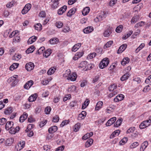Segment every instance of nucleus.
<instances>
[{
  "instance_id": "nucleus-1",
  "label": "nucleus",
  "mask_w": 151,
  "mask_h": 151,
  "mask_svg": "<svg viewBox=\"0 0 151 151\" xmlns=\"http://www.w3.org/2000/svg\"><path fill=\"white\" fill-rule=\"evenodd\" d=\"M109 63V60L108 58H105L99 64L100 68L103 69L106 67Z\"/></svg>"
},
{
  "instance_id": "nucleus-2",
  "label": "nucleus",
  "mask_w": 151,
  "mask_h": 151,
  "mask_svg": "<svg viewBox=\"0 0 151 151\" xmlns=\"http://www.w3.org/2000/svg\"><path fill=\"white\" fill-rule=\"evenodd\" d=\"M113 31V28L110 26L108 27L105 30L103 33V35L104 37H109Z\"/></svg>"
},
{
  "instance_id": "nucleus-3",
  "label": "nucleus",
  "mask_w": 151,
  "mask_h": 151,
  "mask_svg": "<svg viewBox=\"0 0 151 151\" xmlns=\"http://www.w3.org/2000/svg\"><path fill=\"white\" fill-rule=\"evenodd\" d=\"M25 145V142L23 140H21L15 147V150L17 151H20L24 147Z\"/></svg>"
},
{
  "instance_id": "nucleus-4",
  "label": "nucleus",
  "mask_w": 151,
  "mask_h": 151,
  "mask_svg": "<svg viewBox=\"0 0 151 151\" xmlns=\"http://www.w3.org/2000/svg\"><path fill=\"white\" fill-rule=\"evenodd\" d=\"M32 5L30 4H28L25 5L22 11V13L23 14H26L30 9Z\"/></svg>"
},
{
  "instance_id": "nucleus-5",
  "label": "nucleus",
  "mask_w": 151,
  "mask_h": 151,
  "mask_svg": "<svg viewBox=\"0 0 151 151\" xmlns=\"http://www.w3.org/2000/svg\"><path fill=\"white\" fill-rule=\"evenodd\" d=\"M34 63L31 62H30L26 64L25 68L28 71H30L34 69Z\"/></svg>"
},
{
  "instance_id": "nucleus-6",
  "label": "nucleus",
  "mask_w": 151,
  "mask_h": 151,
  "mask_svg": "<svg viewBox=\"0 0 151 151\" xmlns=\"http://www.w3.org/2000/svg\"><path fill=\"white\" fill-rule=\"evenodd\" d=\"M94 30L92 26H88L83 29V32L84 33L88 34L92 32Z\"/></svg>"
},
{
  "instance_id": "nucleus-7",
  "label": "nucleus",
  "mask_w": 151,
  "mask_h": 151,
  "mask_svg": "<svg viewBox=\"0 0 151 151\" xmlns=\"http://www.w3.org/2000/svg\"><path fill=\"white\" fill-rule=\"evenodd\" d=\"M67 9V6L66 5H64L58 10V14L59 15L62 14Z\"/></svg>"
},
{
  "instance_id": "nucleus-8",
  "label": "nucleus",
  "mask_w": 151,
  "mask_h": 151,
  "mask_svg": "<svg viewBox=\"0 0 151 151\" xmlns=\"http://www.w3.org/2000/svg\"><path fill=\"white\" fill-rule=\"evenodd\" d=\"M34 82L32 80H30L27 81L24 85V88L25 89H28L33 85Z\"/></svg>"
},
{
  "instance_id": "nucleus-9",
  "label": "nucleus",
  "mask_w": 151,
  "mask_h": 151,
  "mask_svg": "<svg viewBox=\"0 0 151 151\" xmlns=\"http://www.w3.org/2000/svg\"><path fill=\"white\" fill-rule=\"evenodd\" d=\"M124 98V96L122 94L118 95L114 99V100L115 102H118L122 100Z\"/></svg>"
},
{
  "instance_id": "nucleus-10",
  "label": "nucleus",
  "mask_w": 151,
  "mask_h": 151,
  "mask_svg": "<svg viewBox=\"0 0 151 151\" xmlns=\"http://www.w3.org/2000/svg\"><path fill=\"white\" fill-rule=\"evenodd\" d=\"M116 119V118L114 117L111 118L108 121L106 124V125L107 126H111L115 122Z\"/></svg>"
},
{
  "instance_id": "nucleus-11",
  "label": "nucleus",
  "mask_w": 151,
  "mask_h": 151,
  "mask_svg": "<svg viewBox=\"0 0 151 151\" xmlns=\"http://www.w3.org/2000/svg\"><path fill=\"white\" fill-rule=\"evenodd\" d=\"M148 145V142L147 141L144 142L141 145L140 148V151H144Z\"/></svg>"
},
{
  "instance_id": "nucleus-12",
  "label": "nucleus",
  "mask_w": 151,
  "mask_h": 151,
  "mask_svg": "<svg viewBox=\"0 0 151 151\" xmlns=\"http://www.w3.org/2000/svg\"><path fill=\"white\" fill-rule=\"evenodd\" d=\"M127 45L126 44H123L120 46L119 48L118 52V53H121L126 48Z\"/></svg>"
},
{
  "instance_id": "nucleus-13",
  "label": "nucleus",
  "mask_w": 151,
  "mask_h": 151,
  "mask_svg": "<svg viewBox=\"0 0 151 151\" xmlns=\"http://www.w3.org/2000/svg\"><path fill=\"white\" fill-rule=\"evenodd\" d=\"M58 130V127L56 126H53L50 127L48 130L49 132L52 133L56 132Z\"/></svg>"
},
{
  "instance_id": "nucleus-14",
  "label": "nucleus",
  "mask_w": 151,
  "mask_h": 151,
  "mask_svg": "<svg viewBox=\"0 0 151 151\" xmlns=\"http://www.w3.org/2000/svg\"><path fill=\"white\" fill-rule=\"evenodd\" d=\"M28 114L27 113L25 112L21 115L19 118V122H23L27 118Z\"/></svg>"
},
{
  "instance_id": "nucleus-15",
  "label": "nucleus",
  "mask_w": 151,
  "mask_h": 151,
  "mask_svg": "<svg viewBox=\"0 0 151 151\" xmlns=\"http://www.w3.org/2000/svg\"><path fill=\"white\" fill-rule=\"evenodd\" d=\"M81 43H78L75 45L72 49V51L74 52L77 51L81 45Z\"/></svg>"
},
{
  "instance_id": "nucleus-16",
  "label": "nucleus",
  "mask_w": 151,
  "mask_h": 151,
  "mask_svg": "<svg viewBox=\"0 0 151 151\" xmlns=\"http://www.w3.org/2000/svg\"><path fill=\"white\" fill-rule=\"evenodd\" d=\"M37 37L35 36H32L30 37L27 41V43L28 44H30L35 42L36 40Z\"/></svg>"
},
{
  "instance_id": "nucleus-17",
  "label": "nucleus",
  "mask_w": 151,
  "mask_h": 151,
  "mask_svg": "<svg viewBox=\"0 0 151 151\" xmlns=\"http://www.w3.org/2000/svg\"><path fill=\"white\" fill-rule=\"evenodd\" d=\"M14 123L12 122H7L5 125V129L6 130H9L10 128L12 127Z\"/></svg>"
},
{
  "instance_id": "nucleus-18",
  "label": "nucleus",
  "mask_w": 151,
  "mask_h": 151,
  "mask_svg": "<svg viewBox=\"0 0 151 151\" xmlns=\"http://www.w3.org/2000/svg\"><path fill=\"white\" fill-rule=\"evenodd\" d=\"M86 115V113L85 111H83L78 116V119L81 120L84 119Z\"/></svg>"
},
{
  "instance_id": "nucleus-19",
  "label": "nucleus",
  "mask_w": 151,
  "mask_h": 151,
  "mask_svg": "<svg viewBox=\"0 0 151 151\" xmlns=\"http://www.w3.org/2000/svg\"><path fill=\"white\" fill-rule=\"evenodd\" d=\"M76 11V9L75 8L71 9L67 12V16L69 17H71L75 13Z\"/></svg>"
},
{
  "instance_id": "nucleus-20",
  "label": "nucleus",
  "mask_w": 151,
  "mask_h": 151,
  "mask_svg": "<svg viewBox=\"0 0 151 151\" xmlns=\"http://www.w3.org/2000/svg\"><path fill=\"white\" fill-rule=\"evenodd\" d=\"M103 102L102 101H99L97 103L95 108L96 110L98 111L102 108Z\"/></svg>"
},
{
  "instance_id": "nucleus-21",
  "label": "nucleus",
  "mask_w": 151,
  "mask_h": 151,
  "mask_svg": "<svg viewBox=\"0 0 151 151\" xmlns=\"http://www.w3.org/2000/svg\"><path fill=\"white\" fill-rule=\"evenodd\" d=\"M93 140L92 139H90L87 140L85 144L86 147H88L91 146L93 144Z\"/></svg>"
},
{
  "instance_id": "nucleus-22",
  "label": "nucleus",
  "mask_w": 151,
  "mask_h": 151,
  "mask_svg": "<svg viewBox=\"0 0 151 151\" xmlns=\"http://www.w3.org/2000/svg\"><path fill=\"white\" fill-rule=\"evenodd\" d=\"M52 52L51 50L50 49H48L43 54L44 57L46 58H47L51 54Z\"/></svg>"
},
{
  "instance_id": "nucleus-23",
  "label": "nucleus",
  "mask_w": 151,
  "mask_h": 151,
  "mask_svg": "<svg viewBox=\"0 0 151 151\" xmlns=\"http://www.w3.org/2000/svg\"><path fill=\"white\" fill-rule=\"evenodd\" d=\"M77 78V75L76 73H73L72 74L70 75L68 77V79H70L71 81H74Z\"/></svg>"
},
{
  "instance_id": "nucleus-24",
  "label": "nucleus",
  "mask_w": 151,
  "mask_h": 151,
  "mask_svg": "<svg viewBox=\"0 0 151 151\" xmlns=\"http://www.w3.org/2000/svg\"><path fill=\"white\" fill-rule=\"evenodd\" d=\"M90 9L89 7H86L84 8L83 11H82V14L84 15H86L88 13H89Z\"/></svg>"
},
{
  "instance_id": "nucleus-25",
  "label": "nucleus",
  "mask_w": 151,
  "mask_h": 151,
  "mask_svg": "<svg viewBox=\"0 0 151 151\" xmlns=\"http://www.w3.org/2000/svg\"><path fill=\"white\" fill-rule=\"evenodd\" d=\"M56 70L55 68L52 67L48 70L47 73L48 75H51L54 73Z\"/></svg>"
},
{
  "instance_id": "nucleus-26",
  "label": "nucleus",
  "mask_w": 151,
  "mask_h": 151,
  "mask_svg": "<svg viewBox=\"0 0 151 151\" xmlns=\"http://www.w3.org/2000/svg\"><path fill=\"white\" fill-rule=\"evenodd\" d=\"M12 112V107H9L5 109L4 113L6 114H9L11 113Z\"/></svg>"
},
{
  "instance_id": "nucleus-27",
  "label": "nucleus",
  "mask_w": 151,
  "mask_h": 151,
  "mask_svg": "<svg viewBox=\"0 0 151 151\" xmlns=\"http://www.w3.org/2000/svg\"><path fill=\"white\" fill-rule=\"evenodd\" d=\"M58 42V39L57 38H53L49 40V42L51 44H57Z\"/></svg>"
},
{
  "instance_id": "nucleus-28",
  "label": "nucleus",
  "mask_w": 151,
  "mask_h": 151,
  "mask_svg": "<svg viewBox=\"0 0 151 151\" xmlns=\"http://www.w3.org/2000/svg\"><path fill=\"white\" fill-rule=\"evenodd\" d=\"M35 46L33 45L31 46L26 51V53L29 54L30 53L32 52L35 50Z\"/></svg>"
},
{
  "instance_id": "nucleus-29",
  "label": "nucleus",
  "mask_w": 151,
  "mask_h": 151,
  "mask_svg": "<svg viewBox=\"0 0 151 151\" xmlns=\"http://www.w3.org/2000/svg\"><path fill=\"white\" fill-rule=\"evenodd\" d=\"M129 59L128 57L124 58L121 61V64L123 65H125L126 64L129 63Z\"/></svg>"
},
{
  "instance_id": "nucleus-30",
  "label": "nucleus",
  "mask_w": 151,
  "mask_h": 151,
  "mask_svg": "<svg viewBox=\"0 0 151 151\" xmlns=\"http://www.w3.org/2000/svg\"><path fill=\"white\" fill-rule=\"evenodd\" d=\"M130 75L128 73H127L124 74L121 78V80L122 81H124L128 79L130 76Z\"/></svg>"
},
{
  "instance_id": "nucleus-31",
  "label": "nucleus",
  "mask_w": 151,
  "mask_h": 151,
  "mask_svg": "<svg viewBox=\"0 0 151 151\" xmlns=\"http://www.w3.org/2000/svg\"><path fill=\"white\" fill-rule=\"evenodd\" d=\"M104 15L103 17H102L101 15H99L97 16L96 18L94 20L96 22L101 21L103 20L104 18L105 17L104 16L105 14H103Z\"/></svg>"
},
{
  "instance_id": "nucleus-32",
  "label": "nucleus",
  "mask_w": 151,
  "mask_h": 151,
  "mask_svg": "<svg viewBox=\"0 0 151 151\" xmlns=\"http://www.w3.org/2000/svg\"><path fill=\"white\" fill-rule=\"evenodd\" d=\"M19 65V64L18 63H14L10 67L9 69L11 71H13L15 69L17 68L18 67Z\"/></svg>"
},
{
  "instance_id": "nucleus-33",
  "label": "nucleus",
  "mask_w": 151,
  "mask_h": 151,
  "mask_svg": "<svg viewBox=\"0 0 151 151\" xmlns=\"http://www.w3.org/2000/svg\"><path fill=\"white\" fill-rule=\"evenodd\" d=\"M117 85L116 84H113L111 85L108 88L109 89L110 91H114L117 88Z\"/></svg>"
},
{
  "instance_id": "nucleus-34",
  "label": "nucleus",
  "mask_w": 151,
  "mask_h": 151,
  "mask_svg": "<svg viewBox=\"0 0 151 151\" xmlns=\"http://www.w3.org/2000/svg\"><path fill=\"white\" fill-rule=\"evenodd\" d=\"M88 64V62L86 61H84L82 62L79 65V68H83L86 67Z\"/></svg>"
},
{
  "instance_id": "nucleus-35",
  "label": "nucleus",
  "mask_w": 151,
  "mask_h": 151,
  "mask_svg": "<svg viewBox=\"0 0 151 151\" xmlns=\"http://www.w3.org/2000/svg\"><path fill=\"white\" fill-rule=\"evenodd\" d=\"M81 124L78 123L76 124L74 127V131L75 132H77L79 130L81 127Z\"/></svg>"
},
{
  "instance_id": "nucleus-36",
  "label": "nucleus",
  "mask_w": 151,
  "mask_h": 151,
  "mask_svg": "<svg viewBox=\"0 0 151 151\" xmlns=\"http://www.w3.org/2000/svg\"><path fill=\"white\" fill-rule=\"evenodd\" d=\"M139 20V17L137 15L134 16L132 19L131 22L132 23H135Z\"/></svg>"
},
{
  "instance_id": "nucleus-37",
  "label": "nucleus",
  "mask_w": 151,
  "mask_h": 151,
  "mask_svg": "<svg viewBox=\"0 0 151 151\" xmlns=\"http://www.w3.org/2000/svg\"><path fill=\"white\" fill-rule=\"evenodd\" d=\"M35 29L38 31H40L42 29V26L40 23H37L34 26Z\"/></svg>"
},
{
  "instance_id": "nucleus-38",
  "label": "nucleus",
  "mask_w": 151,
  "mask_h": 151,
  "mask_svg": "<svg viewBox=\"0 0 151 151\" xmlns=\"http://www.w3.org/2000/svg\"><path fill=\"white\" fill-rule=\"evenodd\" d=\"M76 87L75 86L72 85L70 86L68 88V91L69 92H74L76 89Z\"/></svg>"
},
{
  "instance_id": "nucleus-39",
  "label": "nucleus",
  "mask_w": 151,
  "mask_h": 151,
  "mask_svg": "<svg viewBox=\"0 0 151 151\" xmlns=\"http://www.w3.org/2000/svg\"><path fill=\"white\" fill-rule=\"evenodd\" d=\"M122 120V119H120L117 120L116 123L114 124V126L115 127H118L120 125Z\"/></svg>"
},
{
  "instance_id": "nucleus-40",
  "label": "nucleus",
  "mask_w": 151,
  "mask_h": 151,
  "mask_svg": "<svg viewBox=\"0 0 151 151\" xmlns=\"http://www.w3.org/2000/svg\"><path fill=\"white\" fill-rule=\"evenodd\" d=\"M139 145V144L138 142H134L130 145V147L131 149H133Z\"/></svg>"
},
{
  "instance_id": "nucleus-41",
  "label": "nucleus",
  "mask_w": 151,
  "mask_h": 151,
  "mask_svg": "<svg viewBox=\"0 0 151 151\" xmlns=\"http://www.w3.org/2000/svg\"><path fill=\"white\" fill-rule=\"evenodd\" d=\"M70 69H68L66 70L65 73L63 75V76L64 77H67V79H68V77L70 74Z\"/></svg>"
},
{
  "instance_id": "nucleus-42",
  "label": "nucleus",
  "mask_w": 151,
  "mask_h": 151,
  "mask_svg": "<svg viewBox=\"0 0 151 151\" xmlns=\"http://www.w3.org/2000/svg\"><path fill=\"white\" fill-rule=\"evenodd\" d=\"M56 26L58 28H61L63 26V23L60 21H58L55 23Z\"/></svg>"
},
{
  "instance_id": "nucleus-43",
  "label": "nucleus",
  "mask_w": 151,
  "mask_h": 151,
  "mask_svg": "<svg viewBox=\"0 0 151 151\" xmlns=\"http://www.w3.org/2000/svg\"><path fill=\"white\" fill-rule=\"evenodd\" d=\"M145 24V22L143 21H141L137 23L135 25L134 27L138 28L143 26Z\"/></svg>"
},
{
  "instance_id": "nucleus-44",
  "label": "nucleus",
  "mask_w": 151,
  "mask_h": 151,
  "mask_svg": "<svg viewBox=\"0 0 151 151\" xmlns=\"http://www.w3.org/2000/svg\"><path fill=\"white\" fill-rule=\"evenodd\" d=\"M151 89V84H149L147 86H146L144 88L143 91L145 92L148 91Z\"/></svg>"
},
{
  "instance_id": "nucleus-45",
  "label": "nucleus",
  "mask_w": 151,
  "mask_h": 151,
  "mask_svg": "<svg viewBox=\"0 0 151 151\" xmlns=\"http://www.w3.org/2000/svg\"><path fill=\"white\" fill-rule=\"evenodd\" d=\"M96 56V54L95 52H92L89 54L87 56V58L89 59H91L94 58Z\"/></svg>"
},
{
  "instance_id": "nucleus-46",
  "label": "nucleus",
  "mask_w": 151,
  "mask_h": 151,
  "mask_svg": "<svg viewBox=\"0 0 151 151\" xmlns=\"http://www.w3.org/2000/svg\"><path fill=\"white\" fill-rule=\"evenodd\" d=\"M113 41H109L107 42L104 46V47L108 48L110 47L113 44Z\"/></svg>"
},
{
  "instance_id": "nucleus-47",
  "label": "nucleus",
  "mask_w": 151,
  "mask_h": 151,
  "mask_svg": "<svg viewBox=\"0 0 151 151\" xmlns=\"http://www.w3.org/2000/svg\"><path fill=\"white\" fill-rule=\"evenodd\" d=\"M36 98V96L31 95L28 98V100L29 102H32L35 101Z\"/></svg>"
},
{
  "instance_id": "nucleus-48",
  "label": "nucleus",
  "mask_w": 151,
  "mask_h": 151,
  "mask_svg": "<svg viewBox=\"0 0 151 151\" xmlns=\"http://www.w3.org/2000/svg\"><path fill=\"white\" fill-rule=\"evenodd\" d=\"M128 140V138L127 137L123 138L120 142V145H123L126 143Z\"/></svg>"
},
{
  "instance_id": "nucleus-49",
  "label": "nucleus",
  "mask_w": 151,
  "mask_h": 151,
  "mask_svg": "<svg viewBox=\"0 0 151 151\" xmlns=\"http://www.w3.org/2000/svg\"><path fill=\"white\" fill-rule=\"evenodd\" d=\"M15 4V2L14 1L12 0V1L8 3L6 5V6L8 8H11Z\"/></svg>"
},
{
  "instance_id": "nucleus-50",
  "label": "nucleus",
  "mask_w": 151,
  "mask_h": 151,
  "mask_svg": "<svg viewBox=\"0 0 151 151\" xmlns=\"http://www.w3.org/2000/svg\"><path fill=\"white\" fill-rule=\"evenodd\" d=\"M20 39V37L19 36L16 35L13 39V42H19Z\"/></svg>"
},
{
  "instance_id": "nucleus-51",
  "label": "nucleus",
  "mask_w": 151,
  "mask_h": 151,
  "mask_svg": "<svg viewBox=\"0 0 151 151\" xmlns=\"http://www.w3.org/2000/svg\"><path fill=\"white\" fill-rule=\"evenodd\" d=\"M70 30V28L69 27L67 26L63 29L62 31L65 33H66L69 32Z\"/></svg>"
},
{
  "instance_id": "nucleus-52",
  "label": "nucleus",
  "mask_w": 151,
  "mask_h": 151,
  "mask_svg": "<svg viewBox=\"0 0 151 151\" xmlns=\"http://www.w3.org/2000/svg\"><path fill=\"white\" fill-rule=\"evenodd\" d=\"M123 26L122 25H120L116 28L115 31L117 33H120L122 30Z\"/></svg>"
},
{
  "instance_id": "nucleus-53",
  "label": "nucleus",
  "mask_w": 151,
  "mask_h": 151,
  "mask_svg": "<svg viewBox=\"0 0 151 151\" xmlns=\"http://www.w3.org/2000/svg\"><path fill=\"white\" fill-rule=\"evenodd\" d=\"M69 121L68 120H65L63 121L61 124L60 126L61 127H63L64 126L67 124L69 123Z\"/></svg>"
},
{
  "instance_id": "nucleus-54",
  "label": "nucleus",
  "mask_w": 151,
  "mask_h": 151,
  "mask_svg": "<svg viewBox=\"0 0 151 151\" xmlns=\"http://www.w3.org/2000/svg\"><path fill=\"white\" fill-rule=\"evenodd\" d=\"M145 46V44L143 43H142L136 49V52H138L142 49Z\"/></svg>"
},
{
  "instance_id": "nucleus-55",
  "label": "nucleus",
  "mask_w": 151,
  "mask_h": 151,
  "mask_svg": "<svg viewBox=\"0 0 151 151\" xmlns=\"http://www.w3.org/2000/svg\"><path fill=\"white\" fill-rule=\"evenodd\" d=\"M51 110V108L50 106H47L45 109V111L46 114H49Z\"/></svg>"
},
{
  "instance_id": "nucleus-56",
  "label": "nucleus",
  "mask_w": 151,
  "mask_h": 151,
  "mask_svg": "<svg viewBox=\"0 0 151 151\" xmlns=\"http://www.w3.org/2000/svg\"><path fill=\"white\" fill-rule=\"evenodd\" d=\"M7 120L6 119L2 118L0 119V125H3L6 122Z\"/></svg>"
},
{
  "instance_id": "nucleus-57",
  "label": "nucleus",
  "mask_w": 151,
  "mask_h": 151,
  "mask_svg": "<svg viewBox=\"0 0 151 151\" xmlns=\"http://www.w3.org/2000/svg\"><path fill=\"white\" fill-rule=\"evenodd\" d=\"M59 119V118L58 116L55 115L53 118L52 122H58Z\"/></svg>"
},
{
  "instance_id": "nucleus-58",
  "label": "nucleus",
  "mask_w": 151,
  "mask_h": 151,
  "mask_svg": "<svg viewBox=\"0 0 151 151\" xmlns=\"http://www.w3.org/2000/svg\"><path fill=\"white\" fill-rule=\"evenodd\" d=\"M84 54V52L82 51L81 52H78L76 53V56H77V57L79 58H80L82 56H83Z\"/></svg>"
},
{
  "instance_id": "nucleus-59",
  "label": "nucleus",
  "mask_w": 151,
  "mask_h": 151,
  "mask_svg": "<svg viewBox=\"0 0 151 151\" xmlns=\"http://www.w3.org/2000/svg\"><path fill=\"white\" fill-rule=\"evenodd\" d=\"M135 130V128L134 127H130L127 130V133H130L133 132Z\"/></svg>"
},
{
  "instance_id": "nucleus-60",
  "label": "nucleus",
  "mask_w": 151,
  "mask_h": 151,
  "mask_svg": "<svg viewBox=\"0 0 151 151\" xmlns=\"http://www.w3.org/2000/svg\"><path fill=\"white\" fill-rule=\"evenodd\" d=\"M47 120H44L40 122L39 126L40 127H42L44 126L47 123Z\"/></svg>"
},
{
  "instance_id": "nucleus-61",
  "label": "nucleus",
  "mask_w": 151,
  "mask_h": 151,
  "mask_svg": "<svg viewBox=\"0 0 151 151\" xmlns=\"http://www.w3.org/2000/svg\"><path fill=\"white\" fill-rule=\"evenodd\" d=\"M45 49V48L43 47H41L37 50V53H38V54L42 53Z\"/></svg>"
},
{
  "instance_id": "nucleus-62",
  "label": "nucleus",
  "mask_w": 151,
  "mask_h": 151,
  "mask_svg": "<svg viewBox=\"0 0 151 151\" xmlns=\"http://www.w3.org/2000/svg\"><path fill=\"white\" fill-rule=\"evenodd\" d=\"M144 122H144L143 121L140 124V125H139V128H140V129H142L147 127V126H146Z\"/></svg>"
},
{
  "instance_id": "nucleus-63",
  "label": "nucleus",
  "mask_w": 151,
  "mask_h": 151,
  "mask_svg": "<svg viewBox=\"0 0 151 151\" xmlns=\"http://www.w3.org/2000/svg\"><path fill=\"white\" fill-rule=\"evenodd\" d=\"M145 82L146 84H148L151 82V75L146 79Z\"/></svg>"
},
{
  "instance_id": "nucleus-64",
  "label": "nucleus",
  "mask_w": 151,
  "mask_h": 151,
  "mask_svg": "<svg viewBox=\"0 0 151 151\" xmlns=\"http://www.w3.org/2000/svg\"><path fill=\"white\" fill-rule=\"evenodd\" d=\"M10 129V130L9 131V132L11 134H14L16 133V132L15 130V129L14 127H12Z\"/></svg>"
}]
</instances>
